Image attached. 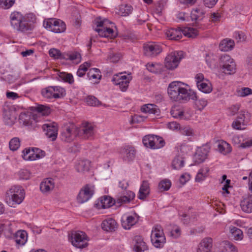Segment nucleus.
Returning <instances> with one entry per match:
<instances>
[{"mask_svg":"<svg viewBox=\"0 0 252 252\" xmlns=\"http://www.w3.org/2000/svg\"><path fill=\"white\" fill-rule=\"evenodd\" d=\"M168 94L174 101H185L196 98V93L189 89V85L181 81L171 82L167 89Z\"/></svg>","mask_w":252,"mask_h":252,"instance_id":"1","label":"nucleus"},{"mask_svg":"<svg viewBox=\"0 0 252 252\" xmlns=\"http://www.w3.org/2000/svg\"><path fill=\"white\" fill-rule=\"evenodd\" d=\"M95 24L97 28L95 30L99 36L110 38L116 37L117 33L115 31L116 28L114 23L108 19L102 20L99 18L96 19Z\"/></svg>","mask_w":252,"mask_h":252,"instance_id":"2","label":"nucleus"},{"mask_svg":"<svg viewBox=\"0 0 252 252\" xmlns=\"http://www.w3.org/2000/svg\"><path fill=\"white\" fill-rule=\"evenodd\" d=\"M9 19L11 26L17 32H26L33 29L32 25L26 22L24 16L20 12H12L10 15Z\"/></svg>","mask_w":252,"mask_h":252,"instance_id":"3","label":"nucleus"},{"mask_svg":"<svg viewBox=\"0 0 252 252\" xmlns=\"http://www.w3.org/2000/svg\"><path fill=\"white\" fill-rule=\"evenodd\" d=\"M25 198V192L22 187L13 186L7 191L5 201L11 207H15L21 204Z\"/></svg>","mask_w":252,"mask_h":252,"instance_id":"4","label":"nucleus"},{"mask_svg":"<svg viewBox=\"0 0 252 252\" xmlns=\"http://www.w3.org/2000/svg\"><path fill=\"white\" fill-rule=\"evenodd\" d=\"M151 241L154 247L162 248L166 243V237L161 225H155L151 233Z\"/></svg>","mask_w":252,"mask_h":252,"instance_id":"5","label":"nucleus"},{"mask_svg":"<svg viewBox=\"0 0 252 252\" xmlns=\"http://www.w3.org/2000/svg\"><path fill=\"white\" fill-rule=\"evenodd\" d=\"M183 58V52L175 51L169 53L164 60L165 67L168 70H173L178 67Z\"/></svg>","mask_w":252,"mask_h":252,"instance_id":"6","label":"nucleus"},{"mask_svg":"<svg viewBox=\"0 0 252 252\" xmlns=\"http://www.w3.org/2000/svg\"><path fill=\"white\" fill-rule=\"evenodd\" d=\"M43 27L47 30L55 33H62L66 30V25L60 19L49 18L44 20Z\"/></svg>","mask_w":252,"mask_h":252,"instance_id":"7","label":"nucleus"},{"mask_svg":"<svg viewBox=\"0 0 252 252\" xmlns=\"http://www.w3.org/2000/svg\"><path fill=\"white\" fill-rule=\"evenodd\" d=\"M251 113L247 110H241L237 118L233 122L232 127L236 130L245 129L251 121Z\"/></svg>","mask_w":252,"mask_h":252,"instance_id":"8","label":"nucleus"},{"mask_svg":"<svg viewBox=\"0 0 252 252\" xmlns=\"http://www.w3.org/2000/svg\"><path fill=\"white\" fill-rule=\"evenodd\" d=\"M131 79L130 74L121 72L114 75L112 82L115 85L118 86L121 91L125 92L127 90Z\"/></svg>","mask_w":252,"mask_h":252,"instance_id":"9","label":"nucleus"},{"mask_svg":"<svg viewBox=\"0 0 252 252\" xmlns=\"http://www.w3.org/2000/svg\"><path fill=\"white\" fill-rule=\"evenodd\" d=\"M220 68L223 73L230 75L236 71V63L233 59L226 54L223 55L220 58Z\"/></svg>","mask_w":252,"mask_h":252,"instance_id":"10","label":"nucleus"},{"mask_svg":"<svg viewBox=\"0 0 252 252\" xmlns=\"http://www.w3.org/2000/svg\"><path fill=\"white\" fill-rule=\"evenodd\" d=\"M78 127L73 125L64 126L61 133L62 141L70 143L73 141L78 136Z\"/></svg>","mask_w":252,"mask_h":252,"instance_id":"11","label":"nucleus"},{"mask_svg":"<svg viewBox=\"0 0 252 252\" xmlns=\"http://www.w3.org/2000/svg\"><path fill=\"white\" fill-rule=\"evenodd\" d=\"M69 240L72 245L77 248L82 249L88 246L87 236L82 231H75L72 233Z\"/></svg>","mask_w":252,"mask_h":252,"instance_id":"12","label":"nucleus"},{"mask_svg":"<svg viewBox=\"0 0 252 252\" xmlns=\"http://www.w3.org/2000/svg\"><path fill=\"white\" fill-rule=\"evenodd\" d=\"M194 79L197 87L200 91L205 94H209L212 91L213 87L211 82L205 78L203 74H196Z\"/></svg>","mask_w":252,"mask_h":252,"instance_id":"13","label":"nucleus"},{"mask_svg":"<svg viewBox=\"0 0 252 252\" xmlns=\"http://www.w3.org/2000/svg\"><path fill=\"white\" fill-rule=\"evenodd\" d=\"M78 136L85 139L92 138L94 134V126L88 122H84L78 127Z\"/></svg>","mask_w":252,"mask_h":252,"instance_id":"14","label":"nucleus"},{"mask_svg":"<svg viewBox=\"0 0 252 252\" xmlns=\"http://www.w3.org/2000/svg\"><path fill=\"white\" fill-rule=\"evenodd\" d=\"M44 151L36 148L26 149L23 151L22 157L25 160L33 161L44 157Z\"/></svg>","mask_w":252,"mask_h":252,"instance_id":"15","label":"nucleus"},{"mask_svg":"<svg viewBox=\"0 0 252 252\" xmlns=\"http://www.w3.org/2000/svg\"><path fill=\"white\" fill-rule=\"evenodd\" d=\"M119 153L121 158L124 161L130 163L135 159L136 150L134 147L131 146L126 145L121 148Z\"/></svg>","mask_w":252,"mask_h":252,"instance_id":"16","label":"nucleus"},{"mask_svg":"<svg viewBox=\"0 0 252 252\" xmlns=\"http://www.w3.org/2000/svg\"><path fill=\"white\" fill-rule=\"evenodd\" d=\"M94 187L92 185H86L80 191L77 197V201L83 203L88 201L94 193Z\"/></svg>","mask_w":252,"mask_h":252,"instance_id":"17","label":"nucleus"},{"mask_svg":"<svg viewBox=\"0 0 252 252\" xmlns=\"http://www.w3.org/2000/svg\"><path fill=\"white\" fill-rule=\"evenodd\" d=\"M143 48L145 55L148 57L156 56L162 51L161 45L156 42H149L144 44Z\"/></svg>","mask_w":252,"mask_h":252,"instance_id":"18","label":"nucleus"},{"mask_svg":"<svg viewBox=\"0 0 252 252\" xmlns=\"http://www.w3.org/2000/svg\"><path fill=\"white\" fill-rule=\"evenodd\" d=\"M42 129L46 136L52 141L56 139L58 135V125L55 122H49L42 125Z\"/></svg>","mask_w":252,"mask_h":252,"instance_id":"19","label":"nucleus"},{"mask_svg":"<svg viewBox=\"0 0 252 252\" xmlns=\"http://www.w3.org/2000/svg\"><path fill=\"white\" fill-rule=\"evenodd\" d=\"M210 150V147L208 145H204L198 148L194 156V162L199 164L204 161L207 159Z\"/></svg>","mask_w":252,"mask_h":252,"instance_id":"20","label":"nucleus"},{"mask_svg":"<svg viewBox=\"0 0 252 252\" xmlns=\"http://www.w3.org/2000/svg\"><path fill=\"white\" fill-rule=\"evenodd\" d=\"M135 196V193L130 190H125L119 193L116 198L115 203L119 205L128 203L132 201Z\"/></svg>","mask_w":252,"mask_h":252,"instance_id":"21","label":"nucleus"},{"mask_svg":"<svg viewBox=\"0 0 252 252\" xmlns=\"http://www.w3.org/2000/svg\"><path fill=\"white\" fill-rule=\"evenodd\" d=\"M137 221V219L134 215H124L121 218L123 227L125 229H129Z\"/></svg>","mask_w":252,"mask_h":252,"instance_id":"22","label":"nucleus"},{"mask_svg":"<svg viewBox=\"0 0 252 252\" xmlns=\"http://www.w3.org/2000/svg\"><path fill=\"white\" fill-rule=\"evenodd\" d=\"M212 247V239L210 237L204 238L199 243L197 252H211Z\"/></svg>","mask_w":252,"mask_h":252,"instance_id":"23","label":"nucleus"},{"mask_svg":"<svg viewBox=\"0 0 252 252\" xmlns=\"http://www.w3.org/2000/svg\"><path fill=\"white\" fill-rule=\"evenodd\" d=\"M113 204V201L111 197L104 196L100 197L95 203L94 206L98 209L109 208Z\"/></svg>","mask_w":252,"mask_h":252,"instance_id":"24","label":"nucleus"},{"mask_svg":"<svg viewBox=\"0 0 252 252\" xmlns=\"http://www.w3.org/2000/svg\"><path fill=\"white\" fill-rule=\"evenodd\" d=\"M55 187L54 180L51 178L44 179L40 184V189L43 193H50Z\"/></svg>","mask_w":252,"mask_h":252,"instance_id":"25","label":"nucleus"},{"mask_svg":"<svg viewBox=\"0 0 252 252\" xmlns=\"http://www.w3.org/2000/svg\"><path fill=\"white\" fill-rule=\"evenodd\" d=\"M240 207L243 212L252 213V194L243 197L240 202Z\"/></svg>","mask_w":252,"mask_h":252,"instance_id":"26","label":"nucleus"},{"mask_svg":"<svg viewBox=\"0 0 252 252\" xmlns=\"http://www.w3.org/2000/svg\"><path fill=\"white\" fill-rule=\"evenodd\" d=\"M101 227L104 231L113 232L117 229L118 223L114 219L108 218L103 221L101 224Z\"/></svg>","mask_w":252,"mask_h":252,"instance_id":"27","label":"nucleus"},{"mask_svg":"<svg viewBox=\"0 0 252 252\" xmlns=\"http://www.w3.org/2000/svg\"><path fill=\"white\" fill-rule=\"evenodd\" d=\"M150 191V184L147 181L142 182L137 197L140 200H144L148 196Z\"/></svg>","mask_w":252,"mask_h":252,"instance_id":"28","label":"nucleus"},{"mask_svg":"<svg viewBox=\"0 0 252 252\" xmlns=\"http://www.w3.org/2000/svg\"><path fill=\"white\" fill-rule=\"evenodd\" d=\"M88 77L94 84L99 82L101 78V73L99 69L96 68H91L87 73Z\"/></svg>","mask_w":252,"mask_h":252,"instance_id":"29","label":"nucleus"},{"mask_svg":"<svg viewBox=\"0 0 252 252\" xmlns=\"http://www.w3.org/2000/svg\"><path fill=\"white\" fill-rule=\"evenodd\" d=\"M90 167V161L85 159L77 160L75 164V168L78 172L88 171Z\"/></svg>","mask_w":252,"mask_h":252,"instance_id":"30","label":"nucleus"},{"mask_svg":"<svg viewBox=\"0 0 252 252\" xmlns=\"http://www.w3.org/2000/svg\"><path fill=\"white\" fill-rule=\"evenodd\" d=\"M14 239L17 245L19 246H23L27 242L28 234L25 230H18L15 234Z\"/></svg>","mask_w":252,"mask_h":252,"instance_id":"31","label":"nucleus"},{"mask_svg":"<svg viewBox=\"0 0 252 252\" xmlns=\"http://www.w3.org/2000/svg\"><path fill=\"white\" fill-rule=\"evenodd\" d=\"M165 34L170 40H179L182 37V31L180 29L171 28L166 30Z\"/></svg>","mask_w":252,"mask_h":252,"instance_id":"32","label":"nucleus"},{"mask_svg":"<svg viewBox=\"0 0 252 252\" xmlns=\"http://www.w3.org/2000/svg\"><path fill=\"white\" fill-rule=\"evenodd\" d=\"M141 111L144 113L156 114L158 115L160 112L158 107L154 104H146L141 106Z\"/></svg>","mask_w":252,"mask_h":252,"instance_id":"33","label":"nucleus"},{"mask_svg":"<svg viewBox=\"0 0 252 252\" xmlns=\"http://www.w3.org/2000/svg\"><path fill=\"white\" fill-rule=\"evenodd\" d=\"M229 229L231 236L233 240L240 241L243 239L244 234L240 229L232 225H230Z\"/></svg>","mask_w":252,"mask_h":252,"instance_id":"34","label":"nucleus"},{"mask_svg":"<svg viewBox=\"0 0 252 252\" xmlns=\"http://www.w3.org/2000/svg\"><path fill=\"white\" fill-rule=\"evenodd\" d=\"M62 58L63 59L69 60L73 63L76 64L79 63L81 60V55L77 52L64 53L63 54Z\"/></svg>","mask_w":252,"mask_h":252,"instance_id":"35","label":"nucleus"},{"mask_svg":"<svg viewBox=\"0 0 252 252\" xmlns=\"http://www.w3.org/2000/svg\"><path fill=\"white\" fill-rule=\"evenodd\" d=\"M146 68L150 72L155 74H160L163 70V65L157 63H149L146 64Z\"/></svg>","mask_w":252,"mask_h":252,"instance_id":"36","label":"nucleus"},{"mask_svg":"<svg viewBox=\"0 0 252 252\" xmlns=\"http://www.w3.org/2000/svg\"><path fill=\"white\" fill-rule=\"evenodd\" d=\"M234 46V41L232 39L226 38L220 42L219 45V49L221 51L227 52L232 50Z\"/></svg>","mask_w":252,"mask_h":252,"instance_id":"37","label":"nucleus"},{"mask_svg":"<svg viewBox=\"0 0 252 252\" xmlns=\"http://www.w3.org/2000/svg\"><path fill=\"white\" fill-rule=\"evenodd\" d=\"M209 168L207 166H204L199 170L195 177V180L196 182H202L208 176Z\"/></svg>","mask_w":252,"mask_h":252,"instance_id":"38","label":"nucleus"},{"mask_svg":"<svg viewBox=\"0 0 252 252\" xmlns=\"http://www.w3.org/2000/svg\"><path fill=\"white\" fill-rule=\"evenodd\" d=\"M185 162L183 156L176 155L172 162V166L174 169L179 170L184 166Z\"/></svg>","mask_w":252,"mask_h":252,"instance_id":"39","label":"nucleus"},{"mask_svg":"<svg viewBox=\"0 0 252 252\" xmlns=\"http://www.w3.org/2000/svg\"><path fill=\"white\" fill-rule=\"evenodd\" d=\"M218 149L219 152L223 155H226L231 151L230 144L223 140L219 141Z\"/></svg>","mask_w":252,"mask_h":252,"instance_id":"40","label":"nucleus"},{"mask_svg":"<svg viewBox=\"0 0 252 252\" xmlns=\"http://www.w3.org/2000/svg\"><path fill=\"white\" fill-rule=\"evenodd\" d=\"M222 252H238L237 247L231 242L224 241L221 244Z\"/></svg>","mask_w":252,"mask_h":252,"instance_id":"41","label":"nucleus"},{"mask_svg":"<svg viewBox=\"0 0 252 252\" xmlns=\"http://www.w3.org/2000/svg\"><path fill=\"white\" fill-rule=\"evenodd\" d=\"M217 56L213 53H209L206 54L205 61L210 68H215L217 63Z\"/></svg>","mask_w":252,"mask_h":252,"instance_id":"42","label":"nucleus"},{"mask_svg":"<svg viewBox=\"0 0 252 252\" xmlns=\"http://www.w3.org/2000/svg\"><path fill=\"white\" fill-rule=\"evenodd\" d=\"M182 31V34L189 37H195L198 32V31L196 28L191 27H185Z\"/></svg>","mask_w":252,"mask_h":252,"instance_id":"43","label":"nucleus"},{"mask_svg":"<svg viewBox=\"0 0 252 252\" xmlns=\"http://www.w3.org/2000/svg\"><path fill=\"white\" fill-rule=\"evenodd\" d=\"M33 108L39 114L43 116H47L51 113L50 108L47 105L38 104L33 107Z\"/></svg>","mask_w":252,"mask_h":252,"instance_id":"44","label":"nucleus"},{"mask_svg":"<svg viewBox=\"0 0 252 252\" xmlns=\"http://www.w3.org/2000/svg\"><path fill=\"white\" fill-rule=\"evenodd\" d=\"M204 13L200 8L193 9L190 13V18L192 21H199L202 19Z\"/></svg>","mask_w":252,"mask_h":252,"instance_id":"45","label":"nucleus"},{"mask_svg":"<svg viewBox=\"0 0 252 252\" xmlns=\"http://www.w3.org/2000/svg\"><path fill=\"white\" fill-rule=\"evenodd\" d=\"M91 66V63L90 62H86L80 65L77 71V76L80 77H83L86 74L88 68Z\"/></svg>","mask_w":252,"mask_h":252,"instance_id":"46","label":"nucleus"},{"mask_svg":"<svg viewBox=\"0 0 252 252\" xmlns=\"http://www.w3.org/2000/svg\"><path fill=\"white\" fill-rule=\"evenodd\" d=\"M171 186V182L170 180L164 179L159 182L158 185V189L160 191L168 190Z\"/></svg>","mask_w":252,"mask_h":252,"instance_id":"47","label":"nucleus"},{"mask_svg":"<svg viewBox=\"0 0 252 252\" xmlns=\"http://www.w3.org/2000/svg\"><path fill=\"white\" fill-rule=\"evenodd\" d=\"M132 7L128 4H122L119 8L118 13L122 16H126L131 13Z\"/></svg>","mask_w":252,"mask_h":252,"instance_id":"48","label":"nucleus"},{"mask_svg":"<svg viewBox=\"0 0 252 252\" xmlns=\"http://www.w3.org/2000/svg\"><path fill=\"white\" fill-rule=\"evenodd\" d=\"M165 144V142L162 138L155 135L154 136L153 149H158L162 148Z\"/></svg>","mask_w":252,"mask_h":252,"instance_id":"49","label":"nucleus"},{"mask_svg":"<svg viewBox=\"0 0 252 252\" xmlns=\"http://www.w3.org/2000/svg\"><path fill=\"white\" fill-rule=\"evenodd\" d=\"M54 98H59L64 96L66 93L64 88L60 86H53Z\"/></svg>","mask_w":252,"mask_h":252,"instance_id":"50","label":"nucleus"},{"mask_svg":"<svg viewBox=\"0 0 252 252\" xmlns=\"http://www.w3.org/2000/svg\"><path fill=\"white\" fill-rule=\"evenodd\" d=\"M53 86H49L41 90V94L43 97L47 99L54 98Z\"/></svg>","mask_w":252,"mask_h":252,"instance_id":"51","label":"nucleus"},{"mask_svg":"<svg viewBox=\"0 0 252 252\" xmlns=\"http://www.w3.org/2000/svg\"><path fill=\"white\" fill-rule=\"evenodd\" d=\"M195 100V105L196 108L200 111L202 110L207 105L208 101L205 98L197 99V96L196 95V98L193 99Z\"/></svg>","mask_w":252,"mask_h":252,"instance_id":"52","label":"nucleus"},{"mask_svg":"<svg viewBox=\"0 0 252 252\" xmlns=\"http://www.w3.org/2000/svg\"><path fill=\"white\" fill-rule=\"evenodd\" d=\"M59 77L64 82L72 84L74 82L73 75L71 73L61 72L59 75Z\"/></svg>","mask_w":252,"mask_h":252,"instance_id":"53","label":"nucleus"},{"mask_svg":"<svg viewBox=\"0 0 252 252\" xmlns=\"http://www.w3.org/2000/svg\"><path fill=\"white\" fill-rule=\"evenodd\" d=\"M236 94L241 97H245L252 94V89L248 87H243L236 91Z\"/></svg>","mask_w":252,"mask_h":252,"instance_id":"54","label":"nucleus"},{"mask_svg":"<svg viewBox=\"0 0 252 252\" xmlns=\"http://www.w3.org/2000/svg\"><path fill=\"white\" fill-rule=\"evenodd\" d=\"M20 146V141L19 139L17 137L13 138L9 142V147L11 151H16L19 149Z\"/></svg>","mask_w":252,"mask_h":252,"instance_id":"55","label":"nucleus"},{"mask_svg":"<svg viewBox=\"0 0 252 252\" xmlns=\"http://www.w3.org/2000/svg\"><path fill=\"white\" fill-rule=\"evenodd\" d=\"M154 136V135H147L143 138L142 142L144 146L152 149L153 147Z\"/></svg>","mask_w":252,"mask_h":252,"instance_id":"56","label":"nucleus"},{"mask_svg":"<svg viewBox=\"0 0 252 252\" xmlns=\"http://www.w3.org/2000/svg\"><path fill=\"white\" fill-rule=\"evenodd\" d=\"M20 123L25 126H29L31 124L30 116L26 113H21L19 116Z\"/></svg>","mask_w":252,"mask_h":252,"instance_id":"57","label":"nucleus"},{"mask_svg":"<svg viewBox=\"0 0 252 252\" xmlns=\"http://www.w3.org/2000/svg\"><path fill=\"white\" fill-rule=\"evenodd\" d=\"M182 233L180 227L177 225H174L170 231V236L173 238H179Z\"/></svg>","mask_w":252,"mask_h":252,"instance_id":"58","label":"nucleus"},{"mask_svg":"<svg viewBox=\"0 0 252 252\" xmlns=\"http://www.w3.org/2000/svg\"><path fill=\"white\" fill-rule=\"evenodd\" d=\"M86 103L91 106H97L99 105V101L94 96L89 95L86 98Z\"/></svg>","mask_w":252,"mask_h":252,"instance_id":"59","label":"nucleus"},{"mask_svg":"<svg viewBox=\"0 0 252 252\" xmlns=\"http://www.w3.org/2000/svg\"><path fill=\"white\" fill-rule=\"evenodd\" d=\"M182 114L183 110L178 107H174L171 110V115L175 118L182 119Z\"/></svg>","mask_w":252,"mask_h":252,"instance_id":"60","label":"nucleus"},{"mask_svg":"<svg viewBox=\"0 0 252 252\" xmlns=\"http://www.w3.org/2000/svg\"><path fill=\"white\" fill-rule=\"evenodd\" d=\"M15 0H0V6L5 9L10 8L14 3Z\"/></svg>","mask_w":252,"mask_h":252,"instance_id":"61","label":"nucleus"},{"mask_svg":"<svg viewBox=\"0 0 252 252\" xmlns=\"http://www.w3.org/2000/svg\"><path fill=\"white\" fill-rule=\"evenodd\" d=\"M49 54L50 57L55 59H63V54H62L59 50L55 48L51 49L49 51Z\"/></svg>","mask_w":252,"mask_h":252,"instance_id":"62","label":"nucleus"},{"mask_svg":"<svg viewBox=\"0 0 252 252\" xmlns=\"http://www.w3.org/2000/svg\"><path fill=\"white\" fill-rule=\"evenodd\" d=\"M146 118L140 115H134L131 117L130 124L140 123L144 121Z\"/></svg>","mask_w":252,"mask_h":252,"instance_id":"63","label":"nucleus"},{"mask_svg":"<svg viewBox=\"0 0 252 252\" xmlns=\"http://www.w3.org/2000/svg\"><path fill=\"white\" fill-rule=\"evenodd\" d=\"M147 250L146 245L145 242H141L136 244L134 246L135 252H144Z\"/></svg>","mask_w":252,"mask_h":252,"instance_id":"64","label":"nucleus"}]
</instances>
